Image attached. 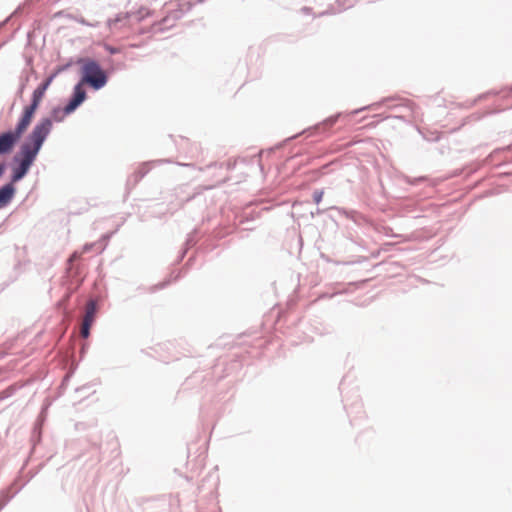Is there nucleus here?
<instances>
[{"instance_id":"obj_1","label":"nucleus","mask_w":512,"mask_h":512,"mask_svg":"<svg viewBox=\"0 0 512 512\" xmlns=\"http://www.w3.org/2000/svg\"><path fill=\"white\" fill-rule=\"evenodd\" d=\"M51 129L52 120L49 118L41 119L34 126L27 140L21 145L19 153L14 158L18 162V166L13 171V182L19 181L27 174Z\"/></svg>"},{"instance_id":"obj_2","label":"nucleus","mask_w":512,"mask_h":512,"mask_svg":"<svg viewBox=\"0 0 512 512\" xmlns=\"http://www.w3.org/2000/svg\"><path fill=\"white\" fill-rule=\"evenodd\" d=\"M81 66V80L80 83L88 84L95 90L105 86L107 83V76L100 65L92 59H82L79 61Z\"/></svg>"},{"instance_id":"obj_3","label":"nucleus","mask_w":512,"mask_h":512,"mask_svg":"<svg viewBox=\"0 0 512 512\" xmlns=\"http://www.w3.org/2000/svg\"><path fill=\"white\" fill-rule=\"evenodd\" d=\"M29 126V123L20 118L14 131H7L0 134V155L12 152L15 144L19 141Z\"/></svg>"},{"instance_id":"obj_4","label":"nucleus","mask_w":512,"mask_h":512,"mask_svg":"<svg viewBox=\"0 0 512 512\" xmlns=\"http://www.w3.org/2000/svg\"><path fill=\"white\" fill-rule=\"evenodd\" d=\"M52 82V77H49L46 79L41 85H39L33 92L32 95V102L29 106H26L23 110V113L21 115V119L26 121L27 123L31 124L34 114L41 103L46 90L48 89L49 85Z\"/></svg>"},{"instance_id":"obj_5","label":"nucleus","mask_w":512,"mask_h":512,"mask_svg":"<svg viewBox=\"0 0 512 512\" xmlns=\"http://www.w3.org/2000/svg\"><path fill=\"white\" fill-rule=\"evenodd\" d=\"M83 85L84 84L79 82L74 87L73 97L65 107L66 114L73 112L86 99V92L83 88Z\"/></svg>"},{"instance_id":"obj_6","label":"nucleus","mask_w":512,"mask_h":512,"mask_svg":"<svg viewBox=\"0 0 512 512\" xmlns=\"http://www.w3.org/2000/svg\"><path fill=\"white\" fill-rule=\"evenodd\" d=\"M15 193V188L12 183L6 184L0 188V207L6 206Z\"/></svg>"},{"instance_id":"obj_7","label":"nucleus","mask_w":512,"mask_h":512,"mask_svg":"<svg viewBox=\"0 0 512 512\" xmlns=\"http://www.w3.org/2000/svg\"><path fill=\"white\" fill-rule=\"evenodd\" d=\"M96 311H97L96 302L94 300H90L86 304L85 315H84L83 321H88L90 323H93L95 320Z\"/></svg>"},{"instance_id":"obj_8","label":"nucleus","mask_w":512,"mask_h":512,"mask_svg":"<svg viewBox=\"0 0 512 512\" xmlns=\"http://www.w3.org/2000/svg\"><path fill=\"white\" fill-rule=\"evenodd\" d=\"M323 195H324V192L322 190L315 191L313 194L314 202L316 204H319L322 200Z\"/></svg>"},{"instance_id":"obj_9","label":"nucleus","mask_w":512,"mask_h":512,"mask_svg":"<svg viewBox=\"0 0 512 512\" xmlns=\"http://www.w3.org/2000/svg\"><path fill=\"white\" fill-rule=\"evenodd\" d=\"M80 333H81V336H82L83 338H88V337H89V335H90V330H89V329H86V328L81 327V332H80Z\"/></svg>"},{"instance_id":"obj_10","label":"nucleus","mask_w":512,"mask_h":512,"mask_svg":"<svg viewBox=\"0 0 512 512\" xmlns=\"http://www.w3.org/2000/svg\"><path fill=\"white\" fill-rule=\"evenodd\" d=\"M92 324H93V323H90V322H88V321H83V322H82V326H81V327H83V328H86V329H89V330H90V328H91Z\"/></svg>"},{"instance_id":"obj_11","label":"nucleus","mask_w":512,"mask_h":512,"mask_svg":"<svg viewBox=\"0 0 512 512\" xmlns=\"http://www.w3.org/2000/svg\"><path fill=\"white\" fill-rule=\"evenodd\" d=\"M4 171H5V164L1 163L0 164V177L3 175Z\"/></svg>"},{"instance_id":"obj_12","label":"nucleus","mask_w":512,"mask_h":512,"mask_svg":"<svg viewBox=\"0 0 512 512\" xmlns=\"http://www.w3.org/2000/svg\"><path fill=\"white\" fill-rule=\"evenodd\" d=\"M76 259H77V254H76V253H74V254L70 257V259H69V260H70V261H74V260H76Z\"/></svg>"}]
</instances>
